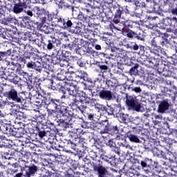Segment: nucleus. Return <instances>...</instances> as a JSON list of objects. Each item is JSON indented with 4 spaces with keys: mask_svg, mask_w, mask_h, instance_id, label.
I'll return each instance as SVG.
<instances>
[{
    "mask_svg": "<svg viewBox=\"0 0 177 177\" xmlns=\"http://www.w3.org/2000/svg\"><path fill=\"white\" fill-rule=\"evenodd\" d=\"M36 129L37 131V135H38L40 139H42V138H45V136H46V130H45L44 124H39L36 127Z\"/></svg>",
    "mask_w": 177,
    "mask_h": 177,
    "instance_id": "nucleus-34",
    "label": "nucleus"
},
{
    "mask_svg": "<svg viewBox=\"0 0 177 177\" xmlns=\"http://www.w3.org/2000/svg\"><path fill=\"white\" fill-rule=\"evenodd\" d=\"M48 177H62V174H59L57 171H48Z\"/></svg>",
    "mask_w": 177,
    "mask_h": 177,
    "instance_id": "nucleus-64",
    "label": "nucleus"
},
{
    "mask_svg": "<svg viewBox=\"0 0 177 177\" xmlns=\"http://www.w3.org/2000/svg\"><path fill=\"white\" fill-rule=\"evenodd\" d=\"M58 7L59 9H70V8L74 9V8L71 6V5L67 3L64 0L61 1L60 3H59Z\"/></svg>",
    "mask_w": 177,
    "mask_h": 177,
    "instance_id": "nucleus-46",
    "label": "nucleus"
},
{
    "mask_svg": "<svg viewBox=\"0 0 177 177\" xmlns=\"http://www.w3.org/2000/svg\"><path fill=\"white\" fill-rule=\"evenodd\" d=\"M18 24L21 27V28H28L30 27V22H28L27 17H24L21 20L19 21Z\"/></svg>",
    "mask_w": 177,
    "mask_h": 177,
    "instance_id": "nucleus-40",
    "label": "nucleus"
},
{
    "mask_svg": "<svg viewBox=\"0 0 177 177\" xmlns=\"http://www.w3.org/2000/svg\"><path fill=\"white\" fill-rule=\"evenodd\" d=\"M60 100L53 97L49 98V101H46L45 104L47 106V109H51L54 110H59L60 106Z\"/></svg>",
    "mask_w": 177,
    "mask_h": 177,
    "instance_id": "nucleus-19",
    "label": "nucleus"
},
{
    "mask_svg": "<svg viewBox=\"0 0 177 177\" xmlns=\"http://www.w3.org/2000/svg\"><path fill=\"white\" fill-rule=\"evenodd\" d=\"M168 109H169V102H168V100H164L161 101L158 105V113L164 114Z\"/></svg>",
    "mask_w": 177,
    "mask_h": 177,
    "instance_id": "nucleus-27",
    "label": "nucleus"
},
{
    "mask_svg": "<svg viewBox=\"0 0 177 177\" xmlns=\"http://www.w3.org/2000/svg\"><path fill=\"white\" fill-rule=\"evenodd\" d=\"M41 80L38 77H35L30 81V84H32L37 89H41Z\"/></svg>",
    "mask_w": 177,
    "mask_h": 177,
    "instance_id": "nucleus-44",
    "label": "nucleus"
},
{
    "mask_svg": "<svg viewBox=\"0 0 177 177\" xmlns=\"http://www.w3.org/2000/svg\"><path fill=\"white\" fill-rule=\"evenodd\" d=\"M18 41L17 42V48L19 49V53H23V52H26V48L27 45L20 40H17Z\"/></svg>",
    "mask_w": 177,
    "mask_h": 177,
    "instance_id": "nucleus-42",
    "label": "nucleus"
},
{
    "mask_svg": "<svg viewBox=\"0 0 177 177\" xmlns=\"http://www.w3.org/2000/svg\"><path fill=\"white\" fill-rule=\"evenodd\" d=\"M65 21H71V25L68 28H62L64 30H70L71 32L73 34H78V35H82L84 34V28L85 26H82V24H80L78 19L71 18V19L65 20Z\"/></svg>",
    "mask_w": 177,
    "mask_h": 177,
    "instance_id": "nucleus-8",
    "label": "nucleus"
},
{
    "mask_svg": "<svg viewBox=\"0 0 177 177\" xmlns=\"http://www.w3.org/2000/svg\"><path fill=\"white\" fill-rule=\"evenodd\" d=\"M168 39H165L161 36H158L156 37H153L151 41V45L153 46V49H161V46H165V45H167L169 44Z\"/></svg>",
    "mask_w": 177,
    "mask_h": 177,
    "instance_id": "nucleus-12",
    "label": "nucleus"
},
{
    "mask_svg": "<svg viewBox=\"0 0 177 177\" xmlns=\"http://www.w3.org/2000/svg\"><path fill=\"white\" fill-rule=\"evenodd\" d=\"M118 50L119 48L113 47L111 49L110 56L112 59H118Z\"/></svg>",
    "mask_w": 177,
    "mask_h": 177,
    "instance_id": "nucleus-51",
    "label": "nucleus"
},
{
    "mask_svg": "<svg viewBox=\"0 0 177 177\" xmlns=\"http://www.w3.org/2000/svg\"><path fill=\"white\" fill-rule=\"evenodd\" d=\"M42 38V34L39 32H29L28 35V39L29 42L33 43L37 37Z\"/></svg>",
    "mask_w": 177,
    "mask_h": 177,
    "instance_id": "nucleus-37",
    "label": "nucleus"
},
{
    "mask_svg": "<svg viewBox=\"0 0 177 177\" xmlns=\"http://www.w3.org/2000/svg\"><path fill=\"white\" fill-rule=\"evenodd\" d=\"M170 23H171L170 27H171L172 28H177V18H176V17H172Z\"/></svg>",
    "mask_w": 177,
    "mask_h": 177,
    "instance_id": "nucleus-63",
    "label": "nucleus"
},
{
    "mask_svg": "<svg viewBox=\"0 0 177 177\" xmlns=\"http://www.w3.org/2000/svg\"><path fill=\"white\" fill-rule=\"evenodd\" d=\"M151 63L156 67L160 65V57H151Z\"/></svg>",
    "mask_w": 177,
    "mask_h": 177,
    "instance_id": "nucleus-57",
    "label": "nucleus"
},
{
    "mask_svg": "<svg viewBox=\"0 0 177 177\" xmlns=\"http://www.w3.org/2000/svg\"><path fill=\"white\" fill-rule=\"evenodd\" d=\"M97 96L102 100H106V102H110L111 100L115 99V94H114V93L111 91V90H109L104 87H103L100 90H98L97 91Z\"/></svg>",
    "mask_w": 177,
    "mask_h": 177,
    "instance_id": "nucleus-10",
    "label": "nucleus"
},
{
    "mask_svg": "<svg viewBox=\"0 0 177 177\" xmlns=\"http://www.w3.org/2000/svg\"><path fill=\"white\" fill-rule=\"evenodd\" d=\"M126 99V106L128 107L129 110H131L132 107L135 106L136 101V97L132 95H129L128 93H124Z\"/></svg>",
    "mask_w": 177,
    "mask_h": 177,
    "instance_id": "nucleus-26",
    "label": "nucleus"
},
{
    "mask_svg": "<svg viewBox=\"0 0 177 177\" xmlns=\"http://www.w3.org/2000/svg\"><path fill=\"white\" fill-rule=\"evenodd\" d=\"M0 35L3 39H8L9 36L8 35V29L0 26Z\"/></svg>",
    "mask_w": 177,
    "mask_h": 177,
    "instance_id": "nucleus-54",
    "label": "nucleus"
},
{
    "mask_svg": "<svg viewBox=\"0 0 177 177\" xmlns=\"http://www.w3.org/2000/svg\"><path fill=\"white\" fill-rule=\"evenodd\" d=\"M27 133V131L23 127L15 128L12 133V136L15 138H23Z\"/></svg>",
    "mask_w": 177,
    "mask_h": 177,
    "instance_id": "nucleus-29",
    "label": "nucleus"
},
{
    "mask_svg": "<svg viewBox=\"0 0 177 177\" xmlns=\"http://www.w3.org/2000/svg\"><path fill=\"white\" fill-rule=\"evenodd\" d=\"M43 44L44 48H46L48 50H52L53 49H56L60 45V40L56 38H52Z\"/></svg>",
    "mask_w": 177,
    "mask_h": 177,
    "instance_id": "nucleus-16",
    "label": "nucleus"
},
{
    "mask_svg": "<svg viewBox=\"0 0 177 177\" xmlns=\"http://www.w3.org/2000/svg\"><path fill=\"white\" fill-rule=\"evenodd\" d=\"M81 131L79 129H73L71 131H69L68 135L71 138L73 142L75 143H78V142H85L84 139L81 138Z\"/></svg>",
    "mask_w": 177,
    "mask_h": 177,
    "instance_id": "nucleus-17",
    "label": "nucleus"
},
{
    "mask_svg": "<svg viewBox=\"0 0 177 177\" xmlns=\"http://www.w3.org/2000/svg\"><path fill=\"white\" fill-rule=\"evenodd\" d=\"M59 124V127H62L63 131H66L67 128H69L70 125H72L70 118H65L64 120H60Z\"/></svg>",
    "mask_w": 177,
    "mask_h": 177,
    "instance_id": "nucleus-31",
    "label": "nucleus"
},
{
    "mask_svg": "<svg viewBox=\"0 0 177 177\" xmlns=\"http://www.w3.org/2000/svg\"><path fill=\"white\" fill-rule=\"evenodd\" d=\"M86 73L83 71H77L75 72H71L69 75L70 81H78L80 80H84Z\"/></svg>",
    "mask_w": 177,
    "mask_h": 177,
    "instance_id": "nucleus-20",
    "label": "nucleus"
},
{
    "mask_svg": "<svg viewBox=\"0 0 177 177\" xmlns=\"http://www.w3.org/2000/svg\"><path fill=\"white\" fill-rule=\"evenodd\" d=\"M118 117L119 118V121L123 122V124H128V122H129V115L128 114L120 113Z\"/></svg>",
    "mask_w": 177,
    "mask_h": 177,
    "instance_id": "nucleus-38",
    "label": "nucleus"
},
{
    "mask_svg": "<svg viewBox=\"0 0 177 177\" xmlns=\"http://www.w3.org/2000/svg\"><path fill=\"white\" fill-rule=\"evenodd\" d=\"M62 56L59 54V53L54 57H52V62L54 64H59L62 62Z\"/></svg>",
    "mask_w": 177,
    "mask_h": 177,
    "instance_id": "nucleus-53",
    "label": "nucleus"
},
{
    "mask_svg": "<svg viewBox=\"0 0 177 177\" xmlns=\"http://www.w3.org/2000/svg\"><path fill=\"white\" fill-rule=\"evenodd\" d=\"M21 172L16 174L14 177H32L35 176V174L39 171L38 166L32 164L30 165H25L20 167Z\"/></svg>",
    "mask_w": 177,
    "mask_h": 177,
    "instance_id": "nucleus-6",
    "label": "nucleus"
},
{
    "mask_svg": "<svg viewBox=\"0 0 177 177\" xmlns=\"http://www.w3.org/2000/svg\"><path fill=\"white\" fill-rule=\"evenodd\" d=\"M57 110L47 108V117L48 120H53L54 121L57 119Z\"/></svg>",
    "mask_w": 177,
    "mask_h": 177,
    "instance_id": "nucleus-32",
    "label": "nucleus"
},
{
    "mask_svg": "<svg viewBox=\"0 0 177 177\" xmlns=\"http://www.w3.org/2000/svg\"><path fill=\"white\" fill-rule=\"evenodd\" d=\"M127 48L132 49L133 50H138V49H139V46L136 43L127 44Z\"/></svg>",
    "mask_w": 177,
    "mask_h": 177,
    "instance_id": "nucleus-62",
    "label": "nucleus"
},
{
    "mask_svg": "<svg viewBox=\"0 0 177 177\" xmlns=\"http://www.w3.org/2000/svg\"><path fill=\"white\" fill-rule=\"evenodd\" d=\"M28 6L27 3L24 2L20 1L19 0H15L12 12L16 15H19V13L24 12V9H27Z\"/></svg>",
    "mask_w": 177,
    "mask_h": 177,
    "instance_id": "nucleus-15",
    "label": "nucleus"
},
{
    "mask_svg": "<svg viewBox=\"0 0 177 177\" xmlns=\"http://www.w3.org/2000/svg\"><path fill=\"white\" fill-rule=\"evenodd\" d=\"M3 98H1L0 100V109H3L5 106H10V107H15V106H16L13 102L8 100H3Z\"/></svg>",
    "mask_w": 177,
    "mask_h": 177,
    "instance_id": "nucleus-43",
    "label": "nucleus"
},
{
    "mask_svg": "<svg viewBox=\"0 0 177 177\" xmlns=\"http://www.w3.org/2000/svg\"><path fill=\"white\" fill-rule=\"evenodd\" d=\"M46 86L49 89H52L53 91H59V88H57L55 86H53V80L52 79H46L45 80Z\"/></svg>",
    "mask_w": 177,
    "mask_h": 177,
    "instance_id": "nucleus-41",
    "label": "nucleus"
},
{
    "mask_svg": "<svg viewBox=\"0 0 177 177\" xmlns=\"http://www.w3.org/2000/svg\"><path fill=\"white\" fill-rule=\"evenodd\" d=\"M7 22L8 24H16L17 23V20L16 19L15 17H13L12 15H8L7 17H5Z\"/></svg>",
    "mask_w": 177,
    "mask_h": 177,
    "instance_id": "nucleus-55",
    "label": "nucleus"
},
{
    "mask_svg": "<svg viewBox=\"0 0 177 177\" xmlns=\"http://www.w3.org/2000/svg\"><path fill=\"white\" fill-rule=\"evenodd\" d=\"M127 138H128L129 140L133 143H140V139H139V137L135 134L128 133Z\"/></svg>",
    "mask_w": 177,
    "mask_h": 177,
    "instance_id": "nucleus-39",
    "label": "nucleus"
},
{
    "mask_svg": "<svg viewBox=\"0 0 177 177\" xmlns=\"http://www.w3.org/2000/svg\"><path fill=\"white\" fill-rule=\"evenodd\" d=\"M41 31H43L44 34H53L55 28H50L49 25H44Z\"/></svg>",
    "mask_w": 177,
    "mask_h": 177,
    "instance_id": "nucleus-50",
    "label": "nucleus"
},
{
    "mask_svg": "<svg viewBox=\"0 0 177 177\" xmlns=\"http://www.w3.org/2000/svg\"><path fill=\"white\" fill-rule=\"evenodd\" d=\"M33 10L36 13L37 17L41 20L42 24L50 21L52 26H55V27L58 26L61 28H67L73 24L71 21H66L60 15L50 13L44 8H41L39 6H35Z\"/></svg>",
    "mask_w": 177,
    "mask_h": 177,
    "instance_id": "nucleus-1",
    "label": "nucleus"
},
{
    "mask_svg": "<svg viewBox=\"0 0 177 177\" xmlns=\"http://www.w3.org/2000/svg\"><path fill=\"white\" fill-rule=\"evenodd\" d=\"M78 114H80V112L76 109L71 115V117L69 118V121L72 122V125L73 124H75V125H81L82 128H84V129L92 128L91 127V122L84 120V118H80Z\"/></svg>",
    "mask_w": 177,
    "mask_h": 177,
    "instance_id": "nucleus-7",
    "label": "nucleus"
},
{
    "mask_svg": "<svg viewBox=\"0 0 177 177\" xmlns=\"http://www.w3.org/2000/svg\"><path fill=\"white\" fill-rule=\"evenodd\" d=\"M68 49L71 52H76V53L80 50V43H78V39L73 37V40L71 42L68 46Z\"/></svg>",
    "mask_w": 177,
    "mask_h": 177,
    "instance_id": "nucleus-28",
    "label": "nucleus"
},
{
    "mask_svg": "<svg viewBox=\"0 0 177 177\" xmlns=\"http://www.w3.org/2000/svg\"><path fill=\"white\" fill-rule=\"evenodd\" d=\"M44 67H46L45 66V64H42L39 62H35L33 70H35L38 73H42V69Z\"/></svg>",
    "mask_w": 177,
    "mask_h": 177,
    "instance_id": "nucleus-47",
    "label": "nucleus"
},
{
    "mask_svg": "<svg viewBox=\"0 0 177 177\" xmlns=\"http://www.w3.org/2000/svg\"><path fill=\"white\" fill-rule=\"evenodd\" d=\"M171 18L167 17L165 19H162V26L161 24H158V27L162 28V30H165V28H167V27H171Z\"/></svg>",
    "mask_w": 177,
    "mask_h": 177,
    "instance_id": "nucleus-36",
    "label": "nucleus"
},
{
    "mask_svg": "<svg viewBox=\"0 0 177 177\" xmlns=\"http://www.w3.org/2000/svg\"><path fill=\"white\" fill-rule=\"evenodd\" d=\"M96 125L101 129L100 133H109L113 136L120 132L118 126L113 124L109 120L97 122Z\"/></svg>",
    "mask_w": 177,
    "mask_h": 177,
    "instance_id": "nucleus-3",
    "label": "nucleus"
},
{
    "mask_svg": "<svg viewBox=\"0 0 177 177\" xmlns=\"http://www.w3.org/2000/svg\"><path fill=\"white\" fill-rule=\"evenodd\" d=\"M131 110H134V111H141L142 110V105L138 101L134 104V106L131 108Z\"/></svg>",
    "mask_w": 177,
    "mask_h": 177,
    "instance_id": "nucleus-58",
    "label": "nucleus"
},
{
    "mask_svg": "<svg viewBox=\"0 0 177 177\" xmlns=\"http://www.w3.org/2000/svg\"><path fill=\"white\" fill-rule=\"evenodd\" d=\"M70 106H75L76 109L75 110H80V111H81V107L82 109H86V105L84 104V100L77 97L73 98V102H71Z\"/></svg>",
    "mask_w": 177,
    "mask_h": 177,
    "instance_id": "nucleus-22",
    "label": "nucleus"
},
{
    "mask_svg": "<svg viewBox=\"0 0 177 177\" xmlns=\"http://www.w3.org/2000/svg\"><path fill=\"white\" fill-rule=\"evenodd\" d=\"M14 129H15L12 128L11 125L8 124H2L0 126V131L2 133H4V135H7V136H13Z\"/></svg>",
    "mask_w": 177,
    "mask_h": 177,
    "instance_id": "nucleus-23",
    "label": "nucleus"
},
{
    "mask_svg": "<svg viewBox=\"0 0 177 177\" xmlns=\"http://www.w3.org/2000/svg\"><path fill=\"white\" fill-rule=\"evenodd\" d=\"M106 154V151L103 148L100 147L97 148V151H91L89 153V156L93 161H96L97 162V160H102L103 161H105L106 162H109L110 160H113V161H115V155L109 156L104 155Z\"/></svg>",
    "mask_w": 177,
    "mask_h": 177,
    "instance_id": "nucleus-5",
    "label": "nucleus"
},
{
    "mask_svg": "<svg viewBox=\"0 0 177 177\" xmlns=\"http://www.w3.org/2000/svg\"><path fill=\"white\" fill-rule=\"evenodd\" d=\"M64 143H66L68 146H70L73 150H80V153H84V151L86 150V146L84 145L85 141H78L75 143L74 141H71V140H66Z\"/></svg>",
    "mask_w": 177,
    "mask_h": 177,
    "instance_id": "nucleus-14",
    "label": "nucleus"
},
{
    "mask_svg": "<svg viewBox=\"0 0 177 177\" xmlns=\"http://www.w3.org/2000/svg\"><path fill=\"white\" fill-rule=\"evenodd\" d=\"M3 80L9 81V82L14 84L15 85H18L19 86L21 85L20 84V77H19L12 69L8 68L5 71Z\"/></svg>",
    "mask_w": 177,
    "mask_h": 177,
    "instance_id": "nucleus-11",
    "label": "nucleus"
},
{
    "mask_svg": "<svg viewBox=\"0 0 177 177\" xmlns=\"http://www.w3.org/2000/svg\"><path fill=\"white\" fill-rule=\"evenodd\" d=\"M56 79L57 81H64V80H68L69 77L66 75V73L63 71H61L60 73L57 74Z\"/></svg>",
    "mask_w": 177,
    "mask_h": 177,
    "instance_id": "nucleus-49",
    "label": "nucleus"
},
{
    "mask_svg": "<svg viewBox=\"0 0 177 177\" xmlns=\"http://www.w3.org/2000/svg\"><path fill=\"white\" fill-rule=\"evenodd\" d=\"M131 21L126 20L124 21H122V24L124 26L123 31H126L127 30H129V28H132L133 26L131 24Z\"/></svg>",
    "mask_w": 177,
    "mask_h": 177,
    "instance_id": "nucleus-52",
    "label": "nucleus"
},
{
    "mask_svg": "<svg viewBox=\"0 0 177 177\" xmlns=\"http://www.w3.org/2000/svg\"><path fill=\"white\" fill-rule=\"evenodd\" d=\"M124 34L127 35V38H130L131 39H133L136 38L138 41H143V38L140 35L136 33V32L133 31L131 29H127V30H123Z\"/></svg>",
    "mask_w": 177,
    "mask_h": 177,
    "instance_id": "nucleus-24",
    "label": "nucleus"
},
{
    "mask_svg": "<svg viewBox=\"0 0 177 177\" xmlns=\"http://www.w3.org/2000/svg\"><path fill=\"white\" fill-rule=\"evenodd\" d=\"M146 3L142 2L140 8H147L148 9H155L154 6L157 5L156 0H145Z\"/></svg>",
    "mask_w": 177,
    "mask_h": 177,
    "instance_id": "nucleus-33",
    "label": "nucleus"
},
{
    "mask_svg": "<svg viewBox=\"0 0 177 177\" xmlns=\"http://www.w3.org/2000/svg\"><path fill=\"white\" fill-rule=\"evenodd\" d=\"M144 26H145V27H147V28H150L151 30H153V28H154V27L157 26V24H155L154 22H151L150 21H147Z\"/></svg>",
    "mask_w": 177,
    "mask_h": 177,
    "instance_id": "nucleus-61",
    "label": "nucleus"
},
{
    "mask_svg": "<svg viewBox=\"0 0 177 177\" xmlns=\"http://www.w3.org/2000/svg\"><path fill=\"white\" fill-rule=\"evenodd\" d=\"M44 67H46L45 66V64H42L39 62H35L33 70H35L38 73H42V69Z\"/></svg>",
    "mask_w": 177,
    "mask_h": 177,
    "instance_id": "nucleus-48",
    "label": "nucleus"
},
{
    "mask_svg": "<svg viewBox=\"0 0 177 177\" xmlns=\"http://www.w3.org/2000/svg\"><path fill=\"white\" fill-rule=\"evenodd\" d=\"M93 169L94 172H96L98 177H107V174H109L107 169L103 166V162L100 160L93 162Z\"/></svg>",
    "mask_w": 177,
    "mask_h": 177,
    "instance_id": "nucleus-9",
    "label": "nucleus"
},
{
    "mask_svg": "<svg viewBox=\"0 0 177 177\" xmlns=\"http://www.w3.org/2000/svg\"><path fill=\"white\" fill-rule=\"evenodd\" d=\"M153 165V160L145 158L143 160L140 162V165L142 169L145 171V174H152L151 172V165Z\"/></svg>",
    "mask_w": 177,
    "mask_h": 177,
    "instance_id": "nucleus-18",
    "label": "nucleus"
},
{
    "mask_svg": "<svg viewBox=\"0 0 177 177\" xmlns=\"http://www.w3.org/2000/svg\"><path fill=\"white\" fill-rule=\"evenodd\" d=\"M44 41V35L41 34V37H37L35 39L34 41L32 44H35L39 47L42 45V42Z\"/></svg>",
    "mask_w": 177,
    "mask_h": 177,
    "instance_id": "nucleus-56",
    "label": "nucleus"
},
{
    "mask_svg": "<svg viewBox=\"0 0 177 177\" xmlns=\"http://www.w3.org/2000/svg\"><path fill=\"white\" fill-rule=\"evenodd\" d=\"M95 53V50L92 49V48L86 47V46H82L79 48V54L81 56L84 55H93Z\"/></svg>",
    "mask_w": 177,
    "mask_h": 177,
    "instance_id": "nucleus-30",
    "label": "nucleus"
},
{
    "mask_svg": "<svg viewBox=\"0 0 177 177\" xmlns=\"http://www.w3.org/2000/svg\"><path fill=\"white\" fill-rule=\"evenodd\" d=\"M95 66L100 68V71L102 74H104V73L110 71L109 66L104 64V62H96Z\"/></svg>",
    "mask_w": 177,
    "mask_h": 177,
    "instance_id": "nucleus-35",
    "label": "nucleus"
},
{
    "mask_svg": "<svg viewBox=\"0 0 177 177\" xmlns=\"http://www.w3.org/2000/svg\"><path fill=\"white\" fill-rule=\"evenodd\" d=\"M59 113L62 115V117H65L66 118H70L71 117V115L74 113V111L76 109H71V110H68V106H61L59 109Z\"/></svg>",
    "mask_w": 177,
    "mask_h": 177,
    "instance_id": "nucleus-21",
    "label": "nucleus"
},
{
    "mask_svg": "<svg viewBox=\"0 0 177 177\" xmlns=\"http://www.w3.org/2000/svg\"><path fill=\"white\" fill-rule=\"evenodd\" d=\"M3 85L4 86V92H3L4 97L8 100H12L11 103L14 104H16L15 103L21 104V106L26 104V95L21 92L19 93L12 84L4 83Z\"/></svg>",
    "mask_w": 177,
    "mask_h": 177,
    "instance_id": "nucleus-2",
    "label": "nucleus"
},
{
    "mask_svg": "<svg viewBox=\"0 0 177 177\" xmlns=\"http://www.w3.org/2000/svg\"><path fill=\"white\" fill-rule=\"evenodd\" d=\"M106 85H107L109 88H114L117 86V83H115V80H114V79L109 80H106Z\"/></svg>",
    "mask_w": 177,
    "mask_h": 177,
    "instance_id": "nucleus-60",
    "label": "nucleus"
},
{
    "mask_svg": "<svg viewBox=\"0 0 177 177\" xmlns=\"http://www.w3.org/2000/svg\"><path fill=\"white\" fill-rule=\"evenodd\" d=\"M20 63L26 64L29 70H34L35 62L31 60V55L28 53H24L23 55L19 57Z\"/></svg>",
    "mask_w": 177,
    "mask_h": 177,
    "instance_id": "nucleus-13",
    "label": "nucleus"
},
{
    "mask_svg": "<svg viewBox=\"0 0 177 177\" xmlns=\"http://www.w3.org/2000/svg\"><path fill=\"white\" fill-rule=\"evenodd\" d=\"M113 9L115 10L114 17L113 19V23L115 24H118L120 23L121 19H123L125 20V16L124 15H130L131 16H136V13L134 15L132 14V12L129 11L128 10V6L126 7H122L120 5L115 6L113 7Z\"/></svg>",
    "mask_w": 177,
    "mask_h": 177,
    "instance_id": "nucleus-4",
    "label": "nucleus"
},
{
    "mask_svg": "<svg viewBox=\"0 0 177 177\" xmlns=\"http://www.w3.org/2000/svg\"><path fill=\"white\" fill-rule=\"evenodd\" d=\"M77 20H81L82 21H86V20H88V17L84 12L80 11L77 15Z\"/></svg>",
    "mask_w": 177,
    "mask_h": 177,
    "instance_id": "nucleus-59",
    "label": "nucleus"
},
{
    "mask_svg": "<svg viewBox=\"0 0 177 177\" xmlns=\"http://www.w3.org/2000/svg\"><path fill=\"white\" fill-rule=\"evenodd\" d=\"M138 68H139V64H136L134 66L131 67L129 70V74L131 75H136L137 77L139 75V71H138Z\"/></svg>",
    "mask_w": 177,
    "mask_h": 177,
    "instance_id": "nucleus-45",
    "label": "nucleus"
},
{
    "mask_svg": "<svg viewBox=\"0 0 177 177\" xmlns=\"http://www.w3.org/2000/svg\"><path fill=\"white\" fill-rule=\"evenodd\" d=\"M68 82H66V87L69 92V95H71V96H75V93H74V91H77V86L75 84L73 83V81L75 80H70L69 79L67 80Z\"/></svg>",
    "mask_w": 177,
    "mask_h": 177,
    "instance_id": "nucleus-25",
    "label": "nucleus"
}]
</instances>
